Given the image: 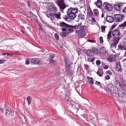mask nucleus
<instances>
[{"mask_svg":"<svg viewBox=\"0 0 126 126\" xmlns=\"http://www.w3.org/2000/svg\"><path fill=\"white\" fill-rule=\"evenodd\" d=\"M67 14L68 18L73 20L75 18H76L77 14H78V8L70 7L67 11Z\"/></svg>","mask_w":126,"mask_h":126,"instance_id":"obj_1","label":"nucleus"},{"mask_svg":"<svg viewBox=\"0 0 126 126\" xmlns=\"http://www.w3.org/2000/svg\"><path fill=\"white\" fill-rule=\"evenodd\" d=\"M112 36L114 37V40H117L118 41H120L121 37V33H120V30L118 29H116L114 30L112 32ZM117 41V42H118Z\"/></svg>","mask_w":126,"mask_h":126,"instance_id":"obj_2","label":"nucleus"},{"mask_svg":"<svg viewBox=\"0 0 126 126\" xmlns=\"http://www.w3.org/2000/svg\"><path fill=\"white\" fill-rule=\"evenodd\" d=\"M58 26H60V27H65L66 28H72V29H75L77 27L76 26H70L64 22H61L59 24H58Z\"/></svg>","mask_w":126,"mask_h":126,"instance_id":"obj_3","label":"nucleus"},{"mask_svg":"<svg viewBox=\"0 0 126 126\" xmlns=\"http://www.w3.org/2000/svg\"><path fill=\"white\" fill-rule=\"evenodd\" d=\"M56 2L57 4L59 6L61 11H63L66 7L63 0H58Z\"/></svg>","mask_w":126,"mask_h":126,"instance_id":"obj_4","label":"nucleus"},{"mask_svg":"<svg viewBox=\"0 0 126 126\" xmlns=\"http://www.w3.org/2000/svg\"><path fill=\"white\" fill-rule=\"evenodd\" d=\"M125 18V16L121 14H116L114 15V20L117 22H121L123 21V19Z\"/></svg>","mask_w":126,"mask_h":126,"instance_id":"obj_5","label":"nucleus"},{"mask_svg":"<svg viewBox=\"0 0 126 126\" xmlns=\"http://www.w3.org/2000/svg\"><path fill=\"white\" fill-rule=\"evenodd\" d=\"M31 63L32 64H37V65L43 64V61L36 58L32 59Z\"/></svg>","mask_w":126,"mask_h":126,"instance_id":"obj_6","label":"nucleus"},{"mask_svg":"<svg viewBox=\"0 0 126 126\" xmlns=\"http://www.w3.org/2000/svg\"><path fill=\"white\" fill-rule=\"evenodd\" d=\"M123 7H124V3H119L114 6V9L117 11H121L123 9Z\"/></svg>","mask_w":126,"mask_h":126,"instance_id":"obj_7","label":"nucleus"},{"mask_svg":"<svg viewBox=\"0 0 126 126\" xmlns=\"http://www.w3.org/2000/svg\"><path fill=\"white\" fill-rule=\"evenodd\" d=\"M104 9L107 11H111L113 9V6L111 3H104Z\"/></svg>","mask_w":126,"mask_h":126,"instance_id":"obj_8","label":"nucleus"},{"mask_svg":"<svg viewBox=\"0 0 126 126\" xmlns=\"http://www.w3.org/2000/svg\"><path fill=\"white\" fill-rule=\"evenodd\" d=\"M106 21L109 22V23H112L115 21V18L111 16H107L106 17Z\"/></svg>","mask_w":126,"mask_h":126,"instance_id":"obj_9","label":"nucleus"},{"mask_svg":"<svg viewBox=\"0 0 126 126\" xmlns=\"http://www.w3.org/2000/svg\"><path fill=\"white\" fill-rule=\"evenodd\" d=\"M76 34H78V36L80 38V37H82L85 36V32H81V31L76 30Z\"/></svg>","mask_w":126,"mask_h":126,"instance_id":"obj_10","label":"nucleus"},{"mask_svg":"<svg viewBox=\"0 0 126 126\" xmlns=\"http://www.w3.org/2000/svg\"><path fill=\"white\" fill-rule=\"evenodd\" d=\"M70 95V94L69 93H67L65 96V100H66V101L67 102H70V103H71L72 100H71V99H70V97H69Z\"/></svg>","mask_w":126,"mask_h":126,"instance_id":"obj_11","label":"nucleus"},{"mask_svg":"<svg viewBox=\"0 0 126 126\" xmlns=\"http://www.w3.org/2000/svg\"><path fill=\"white\" fill-rule=\"evenodd\" d=\"M81 24H82V23H80V24H78V26H78V28H79L80 31H83L86 29V26H82Z\"/></svg>","mask_w":126,"mask_h":126,"instance_id":"obj_12","label":"nucleus"},{"mask_svg":"<svg viewBox=\"0 0 126 126\" xmlns=\"http://www.w3.org/2000/svg\"><path fill=\"white\" fill-rule=\"evenodd\" d=\"M99 52L100 53V54L105 55V54H106L107 51L106 50V48H105V47H101L99 50Z\"/></svg>","mask_w":126,"mask_h":126,"instance_id":"obj_13","label":"nucleus"},{"mask_svg":"<svg viewBox=\"0 0 126 126\" xmlns=\"http://www.w3.org/2000/svg\"><path fill=\"white\" fill-rule=\"evenodd\" d=\"M114 42H113L112 44H111V47H112L113 48H115V49L117 48V44H119V41L118 42V40H114Z\"/></svg>","mask_w":126,"mask_h":126,"instance_id":"obj_14","label":"nucleus"},{"mask_svg":"<svg viewBox=\"0 0 126 126\" xmlns=\"http://www.w3.org/2000/svg\"><path fill=\"white\" fill-rule=\"evenodd\" d=\"M54 13L53 14H48L47 15V16L49 18H50L51 20H52V21H53L55 19V15H54Z\"/></svg>","mask_w":126,"mask_h":126,"instance_id":"obj_15","label":"nucleus"},{"mask_svg":"<svg viewBox=\"0 0 126 126\" xmlns=\"http://www.w3.org/2000/svg\"><path fill=\"white\" fill-rule=\"evenodd\" d=\"M116 67L118 71L122 72V67H121V64L120 63H117Z\"/></svg>","mask_w":126,"mask_h":126,"instance_id":"obj_16","label":"nucleus"},{"mask_svg":"<svg viewBox=\"0 0 126 126\" xmlns=\"http://www.w3.org/2000/svg\"><path fill=\"white\" fill-rule=\"evenodd\" d=\"M49 11L50 12H53V13H56L58 11V9L56 7H52L50 8Z\"/></svg>","mask_w":126,"mask_h":126,"instance_id":"obj_17","label":"nucleus"},{"mask_svg":"<svg viewBox=\"0 0 126 126\" xmlns=\"http://www.w3.org/2000/svg\"><path fill=\"white\" fill-rule=\"evenodd\" d=\"M96 5L99 8H101V7H102V0H97V2L96 3Z\"/></svg>","mask_w":126,"mask_h":126,"instance_id":"obj_18","label":"nucleus"},{"mask_svg":"<svg viewBox=\"0 0 126 126\" xmlns=\"http://www.w3.org/2000/svg\"><path fill=\"white\" fill-rule=\"evenodd\" d=\"M97 75H98V76H100V77H102V76H103V74H104L103 70H102V69L98 70V71L97 72Z\"/></svg>","mask_w":126,"mask_h":126,"instance_id":"obj_19","label":"nucleus"},{"mask_svg":"<svg viewBox=\"0 0 126 126\" xmlns=\"http://www.w3.org/2000/svg\"><path fill=\"white\" fill-rule=\"evenodd\" d=\"M87 78L88 79V80L91 79V80L89 81V83L91 84V85H94V80H93V78L87 76Z\"/></svg>","mask_w":126,"mask_h":126,"instance_id":"obj_20","label":"nucleus"},{"mask_svg":"<svg viewBox=\"0 0 126 126\" xmlns=\"http://www.w3.org/2000/svg\"><path fill=\"white\" fill-rule=\"evenodd\" d=\"M107 61H108V62H109L110 63L112 62H114V61H115V56H114L113 55L110 56L107 59Z\"/></svg>","mask_w":126,"mask_h":126,"instance_id":"obj_21","label":"nucleus"},{"mask_svg":"<svg viewBox=\"0 0 126 126\" xmlns=\"http://www.w3.org/2000/svg\"><path fill=\"white\" fill-rule=\"evenodd\" d=\"M112 38V31H110L108 32L107 34V41L111 44V42H110V39Z\"/></svg>","mask_w":126,"mask_h":126,"instance_id":"obj_22","label":"nucleus"},{"mask_svg":"<svg viewBox=\"0 0 126 126\" xmlns=\"http://www.w3.org/2000/svg\"><path fill=\"white\" fill-rule=\"evenodd\" d=\"M61 36L62 37H66V36H68V32H63L60 33Z\"/></svg>","mask_w":126,"mask_h":126,"instance_id":"obj_23","label":"nucleus"},{"mask_svg":"<svg viewBox=\"0 0 126 126\" xmlns=\"http://www.w3.org/2000/svg\"><path fill=\"white\" fill-rule=\"evenodd\" d=\"M54 17L57 19H61V13H54Z\"/></svg>","mask_w":126,"mask_h":126,"instance_id":"obj_24","label":"nucleus"},{"mask_svg":"<svg viewBox=\"0 0 126 126\" xmlns=\"http://www.w3.org/2000/svg\"><path fill=\"white\" fill-rule=\"evenodd\" d=\"M78 17L79 19H81L82 20H84V19H85V16L82 14H79L78 15Z\"/></svg>","mask_w":126,"mask_h":126,"instance_id":"obj_25","label":"nucleus"},{"mask_svg":"<svg viewBox=\"0 0 126 126\" xmlns=\"http://www.w3.org/2000/svg\"><path fill=\"white\" fill-rule=\"evenodd\" d=\"M66 73L67 75H71L72 74L71 69H66Z\"/></svg>","mask_w":126,"mask_h":126,"instance_id":"obj_26","label":"nucleus"},{"mask_svg":"<svg viewBox=\"0 0 126 126\" xmlns=\"http://www.w3.org/2000/svg\"><path fill=\"white\" fill-rule=\"evenodd\" d=\"M92 54H93V52L90 50H88L87 51V55L88 57H92Z\"/></svg>","mask_w":126,"mask_h":126,"instance_id":"obj_27","label":"nucleus"},{"mask_svg":"<svg viewBox=\"0 0 126 126\" xmlns=\"http://www.w3.org/2000/svg\"><path fill=\"white\" fill-rule=\"evenodd\" d=\"M118 96L119 97H123V96H125V93L124 92V91H119L118 92Z\"/></svg>","mask_w":126,"mask_h":126,"instance_id":"obj_28","label":"nucleus"},{"mask_svg":"<svg viewBox=\"0 0 126 126\" xmlns=\"http://www.w3.org/2000/svg\"><path fill=\"white\" fill-rule=\"evenodd\" d=\"M74 29H78V26H77V27L76 29L70 28L69 29H67L66 31H67V32H68V34H69V33H72V32H73V30H74Z\"/></svg>","mask_w":126,"mask_h":126,"instance_id":"obj_29","label":"nucleus"},{"mask_svg":"<svg viewBox=\"0 0 126 126\" xmlns=\"http://www.w3.org/2000/svg\"><path fill=\"white\" fill-rule=\"evenodd\" d=\"M66 64V69H68L70 68V64L68 63V61H66L65 62Z\"/></svg>","mask_w":126,"mask_h":126,"instance_id":"obj_30","label":"nucleus"},{"mask_svg":"<svg viewBox=\"0 0 126 126\" xmlns=\"http://www.w3.org/2000/svg\"><path fill=\"white\" fill-rule=\"evenodd\" d=\"M27 101H28V105L29 106V105H30L32 102V98H31V96H28L27 97Z\"/></svg>","mask_w":126,"mask_h":126,"instance_id":"obj_31","label":"nucleus"},{"mask_svg":"<svg viewBox=\"0 0 126 126\" xmlns=\"http://www.w3.org/2000/svg\"><path fill=\"white\" fill-rule=\"evenodd\" d=\"M116 84L117 86L120 87V88H123V86H122V84L119 81H116Z\"/></svg>","mask_w":126,"mask_h":126,"instance_id":"obj_32","label":"nucleus"},{"mask_svg":"<svg viewBox=\"0 0 126 126\" xmlns=\"http://www.w3.org/2000/svg\"><path fill=\"white\" fill-rule=\"evenodd\" d=\"M106 28H107L106 26H101V32L105 33V30Z\"/></svg>","mask_w":126,"mask_h":126,"instance_id":"obj_33","label":"nucleus"},{"mask_svg":"<svg viewBox=\"0 0 126 126\" xmlns=\"http://www.w3.org/2000/svg\"><path fill=\"white\" fill-rule=\"evenodd\" d=\"M49 62L51 63H53V64H56L57 63V61L54 60L53 59L50 60Z\"/></svg>","mask_w":126,"mask_h":126,"instance_id":"obj_34","label":"nucleus"},{"mask_svg":"<svg viewBox=\"0 0 126 126\" xmlns=\"http://www.w3.org/2000/svg\"><path fill=\"white\" fill-rule=\"evenodd\" d=\"M87 62H91V63H93V62L95 61V59L94 58H92V59H90V58H87Z\"/></svg>","mask_w":126,"mask_h":126,"instance_id":"obj_35","label":"nucleus"},{"mask_svg":"<svg viewBox=\"0 0 126 126\" xmlns=\"http://www.w3.org/2000/svg\"><path fill=\"white\" fill-rule=\"evenodd\" d=\"M94 13L95 15H98L99 14V11H98V9H94Z\"/></svg>","mask_w":126,"mask_h":126,"instance_id":"obj_36","label":"nucleus"},{"mask_svg":"<svg viewBox=\"0 0 126 126\" xmlns=\"http://www.w3.org/2000/svg\"><path fill=\"white\" fill-rule=\"evenodd\" d=\"M99 41H100V44H103V43H104V41L103 40V37L102 36L100 37Z\"/></svg>","mask_w":126,"mask_h":126,"instance_id":"obj_37","label":"nucleus"},{"mask_svg":"<svg viewBox=\"0 0 126 126\" xmlns=\"http://www.w3.org/2000/svg\"><path fill=\"white\" fill-rule=\"evenodd\" d=\"M30 60H29V58H28L27 59H26V64H29L30 63Z\"/></svg>","mask_w":126,"mask_h":126,"instance_id":"obj_38","label":"nucleus"},{"mask_svg":"<svg viewBox=\"0 0 126 126\" xmlns=\"http://www.w3.org/2000/svg\"><path fill=\"white\" fill-rule=\"evenodd\" d=\"M95 84L96 85H98L99 86H100V87L102 86V84H101V82L98 81H96L95 82Z\"/></svg>","mask_w":126,"mask_h":126,"instance_id":"obj_39","label":"nucleus"},{"mask_svg":"<svg viewBox=\"0 0 126 126\" xmlns=\"http://www.w3.org/2000/svg\"><path fill=\"white\" fill-rule=\"evenodd\" d=\"M56 57V55L55 54H51L50 55V59H52L51 60H53L55 57Z\"/></svg>","mask_w":126,"mask_h":126,"instance_id":"obj_40","label":"nucleus"},{"mask_svg":"<svg viewBox=\"0 0 126 126\" xmlns=\"http://www.w3.org/2000/svg\"><path fill=\"white\" fill-rule=\"evenodd\" d=\"M88 42H90V43H96V41H95L94 40L88 39Z\"/></svg>","mask_w":126,"mask_h":126,"instance_id":"obj_41","label":"nucleus"},{"mask_svg":"<svg viewBox=\"0 0 126 126\" xmlns=\"http://www.w3.org/2000/svg\"><path fill=\"white\" fill-rule=\"evenodd\" d=\"M55 37L56 40H59V36L57 33L55 34Z\"/></svg>","mask_w":126,"mask_h":126,"instance_id":"obj_42","label":"nucleus"},{"mask_svg":"<svg viewBox=\"0 0 126 126\" xmlns=\"http://www.w3.org/2000/svg\"><path fill=\"white\" fill-rule=\"evenodd\" d=\"M5 63V60H0V64H1L2 63Z\"/></svg>","mask_w":126,"mask_h":126,"instance_id":"obj_43","label":"nucleus"},{"mask_svg":"<svg viewBox=\"0 0 126 126\" xmlns=\"http://www.w3.org/2000/svg\"><path fill=\"white\" fill-rule=\"evenodd\" d=\"M96 64L99 65V64H101V61H100V60H97L96 61Z\"/></svg>","mask_w":126,"mask_h":126,"instance_id":"obj_44","label":"nucleus"},{"mask_svg":"<svg viewBox=\"0 0 126 126\" xmlns=\"http://www.w3.org/2000/svg\"><path fill=\"white\" fill-rule=\"evenodd\" d=\"M94 54H98V49H94Z\"/></svg>","mask_w":126,"mask_h":126,"instance_id":"obj_45","label":"nucleus"},{"mask_svg":"<svg viewBox=\"0 0 126 126\" xmlns=\"http://www.w3.org/2000/svg\"><path fill=\"white\" fill-rule=\"evenodd\" d=\"M84 66L85 69H88V68L89 67V66H88V65L87 64H84Z\"/></svg>","mask_w":126,"mask_h":126,"instance_id":"obj_46","label":"nucleus"},{"mask_svg":"<svg viewBox=\"0 0 126 126\" xmlns=\"http://www.w3.org/2000/svg\"><path fill=\"white\" fill-rule=\"evenodd\" d=\"M122 12L124 13H126V7H125L122 10Z\"/></svg>","mask_w":126,"mask_h":126,"instance_id":"obj_47","label":"nucleus"},{"mask_svg":"<svg viewBox=\"0 0 126 126\" xmlns=\"http://www.w3.org/2000/svg\"><path fill=\"white\" fill-rule=\"evenodd\" d=\"M106 73H108L110 75H112V71H111L110 70H108V71H106Z\"/></svg>","mask_w":126,"mask_h":126,"instance_id":"obj_48","label":"nucleus"},{"mask_svg":"<svg viewBox=\"0 0 126 126\" xmlns=\"http://www.w3.org/2000/svg\"><path fill=\"white\" fill-rule=\"evenodd\" d=\"M43 30L44 29H43V28H42V26L39 25V31H43Z\"/></svg>","mask_w":126,"mask_h":126,"instance_id":"obj_49","label":"nucleus"},{"mask_svg":"<svg viewBox=\"0 0 126 126\" xmlns=\"http://www.w3.org/2000/svg\"><path fill=\"white\" fill-rule=\"evenodd\" d=\"M105 79L106 80H109V79H110V76H109V75H107L105 76Z\"/></svg>","mask_w":126,"mask_h":126,"instance_id":"obj_50","label":"nucleus"},{"mask_svg":"<svg viewBox=\"0 0 126 126\" xmlns=\"http://www.w3.org/2000/svg\"><path fill=\"white\" fill-rule=\"evenodd\" d=\"M66 30H67V29H65V28H62V31H63V32H66Z\"/></svg>","mask_w":126,"mask_h":126,"instance_id":"obj_51","label":"nucleus"},{"mask_svg":"<svg viewBox=\"0 0 126 126\" xmlns=\"http://www.w3.org/2000/svg\"><path fill=\"white\" fill-rule=\"evenodd\" d=\"M109 66L107 65H106L104 66V69H108Z\"/></svg>","mask_w":126,"mask_h":126,"instance_id":"obj_52","label":"nucleus"},{"mask_svg":"<svg viewBox=\"0 0 126 126\" xmlns=\"http://www.w3.org/2000/svg\"><path fill=\"white\" fill-rule=\"evenodd\" d=\"M64 19H65L66 21H67V20L68 19V18H67V16H65V17H64Z\"/></svg>","mask_w":126,"mask_h":126,"instance_id":"obj_53","label":"nucleus"},{"mask_svg":"<svg viewBox=\"0 0 126 126\" xmlns=\"http://www.w3.org/2000/svg\"><path fill=\"white\" fill-rule=\"evenodd\" d=\"M13 54H10V53H7V56H13Z\"/></svg>","mask_w":126,"mask_h":126,"instance_id":"obj_54","label":"nucleus"},{"mask_svg":"<svg viewBox=\"0 0 126 126\" xmlns=\"http://www.w3.org/2000/svg\"><path fill=\"white\" fill-rule=\"evenodd\" d=\"M92 20L93 22H96V20L94 18H92Z\"/></svg>","mask_w":126,"mask_h":126,"instance_id":"obj_55","label":"nucleus"},{"mask_svg":"<svg viewBox=\"0 0 126 126\" xmlns=\"http://www.w3.org/2000/svg\"><path fill=\"white\" fill-rule=\"evenodd\" d=\"M0 111H1L2 113H3V109H2V108H0Z\"/></svg>","mask_w":126,"mask_h":126,"instance_id":"obj_56","label":"nucleus"},{"mask_svg":"<svg viewBox=\"0 0 126 126\" xmlns=\"http://www.w3.org/2000/svg\"><path fill=\"white\" fill-rule=\"evenodd\" d=\"M28 6H31V4H30V3H29V2H28Z\"/></svg>","mask_w":126,"mask_h":126,"instance_id":"obj_57","label":"nucleus"},{"mask_svg":"<svg viewBox=\"0 0 126 126\" xmlns=\"http://www.w3.org/2000/svg\"><path fill=\"white\" fill-rule=\"evenodd\" d=\"M6 55H7V53H3L2 56H5Z\"/></svg>","mask_w":126,"mask_h":126,"instance_id":"obj_58","label":"nucleus"},{"mask_svg":"<svg viewBox=\"0 0 126 126\" xmlns=\"http://www.w3.org/2000/svg\"><path fill=\"white\" fill-rule=\"evenodd\" d=\"M7 111L9 112L8 110H6V116H7Z\"/></svg>","mask_w":126,"mask_h":126,"instance_id":"obj_59","label":"nucleus"},{"mask_svg":"<svg viewBox=\"0 0 126 126\" xmlns=\"http://www.w3.org/2000/svg\"><path fill=\"white\" fill-rule=\"evenodd\" d=\"M104 17V14H102L101 15V18H103Z\"/></svg>","mask_w":126,"mask_h":126,"instance_id":"obj_60","label":"nucleus"},{"mask_svg":"<svg viewBox=\"0 0 126 126\" xmlns=\"http://www.w3.org/2000/svg\"><path fill=\"white\" fill-rule=\"evenodd\" d=\"M114 28H115V26H114V25H113V26H112V29H114Z\"/></svg>","mask_w":126,"mask_h":126,"instance_id":"obj_61","label":"nucleus"},{"mask_svg":"<svg viewBox=\"0 0 126 126\" xmlns=\"http://www.w3.org/2000/svg\"><path fill=\"white\" fill-rule=\"evenodd\" d=\"M27 29H28L29 30H30V28L29 27H28Z\"/></svg>","mask_w":126,"mask_h":126,"instance_id":"obj_62","label":"nucleus"},{"mask_svg":"<svg viewBox=\"0 0 126 126\" xmlns=\"http://www.w3.org/2000/svg\"><path fill=\"white\" fill-rule=\"evenodd\" d=\"M125 56L126 57V51L125 52Z\"/></svg>","mask_w":126,"mask_h":126,"instance_id":"obj_63","label":"nucleus"},{"mask_svg":"<svg viewBox=\"0 0 126 126\" xmlns=\"http://www.w3.org/2000/svg\"><path fill=\"white\" fill-rule=\"evenodd\" d=\"M62 90H64V88H63V89H62Z\"/></svg>","mask_w":126,"mask_h":126,"instance_id":"obj_64","label":"nucleus"}]
</instances>
